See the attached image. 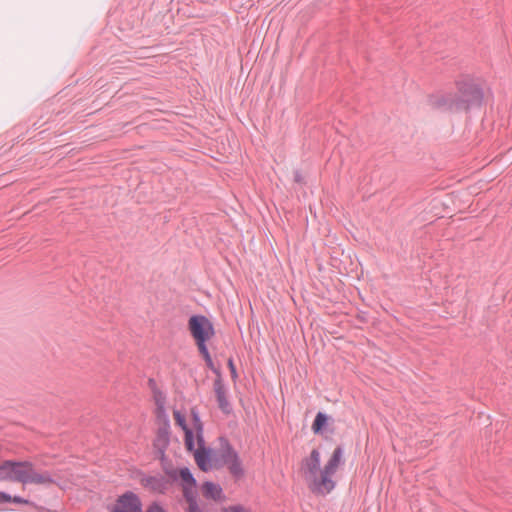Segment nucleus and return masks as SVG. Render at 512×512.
<instances>
[{"instance_id":"nucleus-19","label":"nucleus","mask_w":512,"mask_h":512,"mask_svg":"<svg viewBox=\"0 0 512 512\" xmlns=\"http://www.w3.org/2000/svg\"><path fill=\"white\" fill-rule=\"evenodd\" d=\"M185 500L188 503L187 512H203V510L198 505L197 495L187 494Z\"/></svg>"},{"instance_id":"nucleus-11","label":"nucleus","mask_w":512,"mask_h":512,"mask_svg":"<svg viewBox=\"0 0 512 512\" xmlns=\"http://www.w3.org/2000/svg\"><path fill=\"white\" fill-rule=\"evenodd\" d=\"M320 469V452L313 449L310 456L304 460V473L306 479L310 480L317 476Z\"/></svg>"},{"instance_id":"nucleus-4","label":"nucleus","mask_w":512,"mask_h":512,"mask_svg":"<svg viewBox=\"0 0 512 512\" xmlns=\"http://www.w3.org/2000/svg\"><path fill=\"white\" fill-rule=\"evenodd\" d=\"M220 457L227 466L230 474L236 479H241L244 474V468L238 452L234 449L228 439L220 438Z\"/></svg>"},{"instance_id":"nucleus-18","label":"nucleus","mask_w":512,"mask_h":512,"mask_svg":"<svg viewBox=\"0 0 512 512\" xmlns=\"http://www.w3.org/2000/svg\"><path fill=\"white\" fill-rule=\"evenodd\" d=\"M191 415H192L194 428L196 430L198 440H199V442L203 443V437H202L203 424H202L199 412L196 409H192Z\"/></svg>"},{"instance_id":"nucleus-16","label":"nucleus","mask_w":512,"mask_h":512,"mask_svg":"<svg viewBox=\"0 0 512 512\" xmlns=\"http://www.w3.org/2000/svg\"><path fill=\"white\" fill-rule=\"evenodd\" d=\"M197 347H198L199 353L202 355L203 359L205 360L207 367L216 375V377H222L220 368L216 367L213 363V360L211 358L207 344L197 346Z\"/></svg>"},{"instance_id":"nucleus-14","label":"nucleus","mask_w":512,"mask_h":512,"mask_svg":"<svg viewBox=\"0 0 512 512\" xmlns=\"http://www.w3.org/2000/svg\"><path fill=\"white\" fill-rule=\"evenodd\" d=\"M332 422V418L324 412H318L315 416V419L312 423V431L314 434H323L329 425Z\"/></svg>"},{"instance_id":"nucleus-22","label":"nucleus","mask_w":512,"mask_h":512,"mask_svg":"<svg viewBox=\"0 0 512 512\" xmlns=\"http://www.w3.org/2000/svg\"><path fill=\"white\" fill-rule=\"evenodd\" d=\"M174 418H175L177 425H179L184 430V432L186 431V429H190L187 426L185 416L183 414H181L179 411L174 412Z\"/></svg>"},{"instance_id":"nucleus-27","label":"nucleus","mask_w":512,"mask_h":512,"mask_svg":"<svg viewBox=\"0 0 512 512\" xmlns=\"http://www.w3.org/2000/svg\"><path fill=\"white\" fill-rule=\"evenodd\" d=\"M294 181L297 183H301L303 181V177H302L300 171H298V170L294 172Z\"/></svg>"},{"instance_id":"nucleus-24","label":"nucleus","mask_w":512,"mask_h":512,"mask_svg":"<svg viewBox=\"0 0 512 512\" xmlns=\"http://www.w3.org/2000/svg\"><path fill=\"white\" fill-rule=\"evenodd\" d=\"M228 367H229V370H230V373H231V377L233 380L237 379L238 377V374H237V370H236V367H235V364H234V361L232 358H230L228 360Z\"/></svg>"},{"instance_id":"nucleus-6","label":"nucleus","mask_w":512,"mask_h":512,"mask_svg":"<svg viewBox=\"0 0 512 512\" xmlns=\"http://www.w3.org/2000/svg\"><path fill=\"white\" fill-rule=\"evenodd\" d=\"M110 512H143V504L138 494L129 490L118 496Z\"/></svg>"},{"instance_id":"nucleus-10","label":"nucleus","mask_w":512,"mask_h":512,"mask_svg":"<svg viewBox=\"0 0 512 512\" xmlns=\"http://www.w3.org/2000/svg\"><path fill=\"white\" fill-rule=\"evenodd\" d=\"M334 473H326L325 470L321 471V476L318 478H311V484L309 485L310 489L318 494H328L330 493L334 487L335 482L332 479V475Z\"/></svg>"},{"instance_id":"nucleus-7","label":"nucleus","mask_w":512,"mask_h":512,"mask_svg":"<svg viewBox=\"0 0 512 512\" xmlns=\"http://www.w3.org/2000/svg\"><path fill=\"white\" fill-rule=\"evenodd\" d=\"M170 443V422L165 417L159 426L155 439L153 441V447L156 453V457L161 461L166 459V450Z\"/></svg>"},{"instance_id":"nucleus-20","label":"nucleus","mask_w":512,"mask_h":512,"mask_svg":"<svg viewBox=\"0 0 512 512\" xmlns=\"http://www.w3.org/2000/svg\"><path fill=\"white\" fill-rule=\"evenodd\" d=\"M185 446L188 451H193L195 448L194 433L192 429H186L185 431Z\"/></svg>"},{"instance_id":"nucleus-25","label":"nucleus","mask_w":512,"mask_h":512,"mask_svg":"<svg viewBox=\"0 0 512 512\" xmlns=\"http://www.w3.org/2000/svg\"><path fill=\"white\" fill-rule=\"evenodd\" d=\"M11 502L16 504H32L28 499H25L21 496H11Z\"/></svg>"},{"instance_id":"nucleus-9","label":"nucleus","mask_w":512,"mask_h":512,"mask_svg":"<svg viewBox=\"0 0 512 512\" xmlns=\"http://www.w3.org/2000/svg\"><path fill=\"white\" fill-rule=\"evenodd\" d=\"M213 388L219 409L224 414H230L233 409L231 403L228 400L226 385L222 377L215 378Z\"/></svg>"},{"instance_id":"nucleus-23","label":"nucleus","mask_w":512,"mask_h":512,"mask_svg":"<svg viewBox=\"0 0 512 512\" xmlns=\"http://www.w3.org/2000/svg\"><path fill=\"white\" fill-rule=\"evenodd\" d=\"M145 512H167L160 502L153 501L145 509Z\"/></svg>"},{"instance_id":"nucleus-2","label":"nucleus","mask_w":512,"mask_h":512,"mask_svg":"<svg viewBox=\"0 0 512 512\" xmlns=\"http://www.w3.org/2000/svg\"><path fill=\"white\" fill-rule=\"evenodd\" d=\"M33 463L30 461L5 460L0 464V479H9L24 485L29 483Z\"/></svg>"},{"instance_id":"nucleus-3","label":"nucleus","mask_w":512,"mask_h":512,"mask_svg":"<svg viewBox=\"0 0 512 512\" xmlns=\"http://www.w3.org/2000/svg\"><path fill=\"white\" fill-rule=\"evenodd\" d=\"M188 328L197 346L206 345L215 334L212 322L204 315H192Z\"/></svg>"},{"instance_id":"nucleus-1","label":"nucleus","mask_w":512,"mask_h":512,"mask_svg":"<svg viewBox=\"0 0 512 512\" xmlns=\"http://www.w3.org/2000/svg\"><path fill=\"white\" fill-rule=\"evenodd\" d=\"M456 86L459 95L446 93L431 96L429 98L430 105L437 109L449 111H467L482 105L484 93L478 84L472 80L464 79L457 81Z\"/></svg>"},{"instance_id":"nucleus-28","label":"nucleus","mask_w":512,"mask_h":512,"mask_svg":"<svg viewBox=\"0 0 512 512\" xmlns=\"http://www.w3.org/2000/svg\"><path fill=\"white\" fill-rule=\"evenodd\" d=\"M149 384H150V386H151V387H153V388L156 386V382H155V380H154V379H152V378H150V379H149Z\"/></svg>"},{"instance_id":"nucleus-17","label":"nucleus","mask_w":512,"mask_h":512,"mask_svg":"<svg viewBox=\"0 0 512 512\" xmlns=\"http://www.w3.org/2000/svg\"><path fill=\"white\" fill-rule=\"evenodd\" d=\"M195 460H196V463L198 465V467L202 470V471H208L211 466H210V457H209V453L208 452H196L195 453Z\"/></svg>"},{"instance_id":"nucleus-12","label":"nucleus","mask_w":512,"mask_h":512,"mask_svg":"<svg viewBox=\"0 0 512 512\" xmlns=\"http://www.w3.org/2000/svg\"><path fill=\"white\" fill-rule=\"evenodd\" d=\"M343 453H344L343 446L342 445L337 446L334 449L330 459L325 464L323 470H325L326 473H334L335 474V472L337 471V468L339 467V465L344 463Z\"/></svg>"},{"instance_id":"nucleus-5","label":"nucleus","mask_w":512,"mask_h":512,"mask_svg":"<svg viewBox=\"0 0 512 512\" xmlns=\"http://www.w3.org/2000/svg\"><path fill=\"white\" fill-rule=\"evenodd\" d=\"M140 485L146 489L147 491L164 495L169 490L172 485V481L167 477L162 475L161 473H156L154 475H148L144 472L139 473L138 477Z\"/></svg>"},{"instance_id":"nucleus-8","label":"nucleus","mask_w":512,"mask_h":512,"mask_svg":"<svg viewBox=\"0 0 512 512\" xmlns=\"http://www.w3.org/2000/svg\"><path fill=\"white\" fill-rule=\"evenodd\" d=\"M167 474L173 479L177 480L178 478L181 480L182 488H183V496L186 498V495H197L195 491L196 487V479L189 468L183 467L179 470L177 474L176 470L167 471Z\"/></svg>"},{"instance_id":"nucleus-13","label":"nucleus","mask_w":512,"mask_h":512,"mask_svg":"<svg viewBox=\"0 0 512 512\" xmlns=\"http://www.w3.org/2000/svg\"><path fill=\"white\" fill-rule=\"evenodd\" d=\"M203 496L207 499L221 500L223 495L222 487L211 481H206L202 487Z\"/></svg>"},{"instance_id":"nucleus-15","label":"nucleus","mask_w":512,"mask_h":512,"mask_svg":"<svg viewBox=\"0 0 512 512\" xmlns=\"http://www.w3.org/2000/svg\"><path fill=\"white\" fill-rule=\"evenodd\" d=\"M55 483L56 480L53 478L49 471H43L39 473L33 468L28 484L51 485Z\"/></svg>"},{"instance_id":"nucleus-21","label":"nucleus","mask_w":512,"mask_h":512,"mask_svg":"<svg viewBox=\"0 0 512 512\" xmlns=\"http://www.w3.org/2000/svg\"><path fill=\"white\" fill-rule=\"evenodd\" d=\"M221 512H253L251 508L245 507L241 504L230 505L221 508Z\"/></svg>"},{"instance_id":"nucleus-26","label":"nucleus","mask_w":512,"mask_h":512,"mask_svg":"<svg viewBox=\"0 0 512 512\" xmlns=\"http://www.w3.org/2000/svg\"><path fill=\"white\" fill-rule=\"evenodd\" d=\"M4 502H11V495L6 492L0 491V503Z\"/></svg>"}]
</instances>
